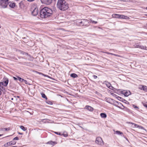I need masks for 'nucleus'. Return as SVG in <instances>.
<instances>
[{"instance_id":"nucleus-31","label":"nucleus","mask_w":147,"mask_h":147,"mask_svg":"<svg viewBox=\"0 0 147 147\" xmlns=\"http://www.w3.org/2000/svg\"><path fill=\"white\" fill-rule=\"evenodd\" d=\"M142 103L143 104V105L144 107H145L147 108V104H146V103H143L142 102Z\"/></svg>"},{"instance_id":"nucleus-2","label":"nucleus","mask_w":147,"mask_h":147,"mask_svg":"<svg viewBox=\"0 0 147 147\" xmlns=\"http://www.w3.org/2000/svg\"><path fill=\"white\" fill-rule=\"evenodd\" d=\"M57 8L61 11H65L69 7V4L64 0H58L57 4Z\"/></svg>"},{"instance_id":"nucleus-23","label":"nucleus","mask_w":147,"mask_h":147,"mask_svg":"<svg viewBox=\"0 0 147 147\" xmlns=\"http://www.w3.org/2000/svg\"><path fill=\"white\" fill-rule=\"evenodd\" d=\"M70 76L74 78H76L78 76L75 73L71 74Z\"/></svg>"},{"instance_id":"nucleus-42","label":"nucleus","mask_w":147,"mask_h":147,"mask_svg":"<svg viewBox=\"0 0 147 147\" xmlns=\"http://www.w3.org/2000/svg\"><path fill=\"white\" fill-rule=\"evenodd\" d=\"M23 2L22 1H21L20 2V3H19V4H23Z\"/></svg>"},{"instance_id":"nucleus-32","label":"nucleus","mask_w":147,"mask_h":147,"mask_svg":"<svg viewBox=\"0 0 147 147\" xmlns=\"http://www.w3.org/2000/svg\"><path fill=\"white\" fill-rule=\"evenodd\" d=\"M13 140H19V138L18 137H16L14 138L13 139Z\"/></svg>"},{"instance_id":"nucleus-15","label":"nucleus","mask_w":147,"mask_h":147,"mask_svg":"<svg viewBox=\"0 0 147 147\" xmlns=\"http://www.w3.org/2000/svg\"><path fill=\"white\" fill-rule=\"evenodd\" d=\"M10 129V127H8L7 128L3 127L1 128L0 129V131H7L9 130Z\"/></svg>"},{"instance_id":"nucleus-9","label":"nucleus","mask_w":147,"mask_h":147,"mask_svg":"<svg viewBox=\"0 0 147 147\" xmlns=\"http://www.w3.org/2000/svg\"><path fill=\"white\" fill-rule=\"evenodd\" d=\"M121 94H123L125 96H127L131 94V92L129 91L124 90L121 92Z\"/></svg>"},{"instance_id":"nucleus-46","label":"nucleus","mask_w":147,"mask_h":147,"mask_svg":"<svg viewBox=\"0 0 147 147\" xmlns=\"http://www.w3.org/2000/svg\"><path fill=\"white\" fill-rule=\"evenodd\" d=\"M24 64H25V65H27V63H26V62H25L24 63Z\"/></svg>"},{"instance_id":"nucleus-48","label":"nucleus","mask_w":147,"mask_h":147,"mask_svg":"<svg viewBox=\"0 0 147 147\" xmlns=\"http://www.w3.org/2000/svg\"><path fill=\"white\" fill-rule=\"evenodd\" d=\"M145 27L147 28V24L146 25Z\"/></svg>"},{"instance_id":"nucleus-3","label":"nucleus","mask_w":147,"mask_h":147,"mask_svg":"<svg viewBox=\"0 0 147 147\" xmlns=\"http://www.w3.org/2000/svg\"><path fill=\"white\" fill-rule=\"evenodd\" d=\"M89 23V21L86 19H78L76 20V24L77 26H88Z\"/></svg>"},{"instance_id":"nucleus-27","label":"nucleus","mask_w":147,"mask_h":147,"mask_svg":"<svg viewBox=\"0 0 147 147\" xmlns=\"http://www.w3.org/2000/svg\"><path fill=\"white\" fill-rule=\"evenodd\" d=\"M20 53L22 54L23 55H28V54L27 53H26L22 51H20Z\"/></svg>"},{"instance_id":"nucleus-8","label":"nucleus","mask_w":147,"mask_h":147,"mask_svg":"<svg viewBox=\"0 0 147 147\" xmlns=\"http://www.w3.org/2000/svg\"><path fill=\"white\" fill-rule=\"evenodd\" d=\"M8 83V80L7 78H6L4 82H0V86L1 85H3L5 86H6L7 85Z\"/></svg>"},{"instance_id":"nucleus-28","label":"nucleus","mask_w":147,"mask_h":147,"mask_svg":"<svg viewBox=\"0 0 147 147\" xmlns=\"http://www.w3.org/2000/svg\"><path fill=\"white\" fill-rule=\"evenodd\" d=\"M18 78L20 81L22 82H23V81H24V79L22 78H21L19 76L18 77Z\"/></svg>"},{"instance_id":"nucleus-36","label":"nucleus","mask_w":147,"mask_h":147,"mask_svg":"<svg viewBox=\"0 0 147 147\" xmlns=\"http://www.w3.org/2000/svg\"><path fill=\"white\" fill-rule=\"evenodd\" d=\"M93 77H94V79H96L97 78V76L96 75H93Z\"/></svg>"},{"instance_id":"nucleus-38","label":"nucleus","mask_w":147,"mask_h":147,"mask_svg":"<svg viewBox=\"0 0 147 147\" xmlns=\"http://www.w3.org/2000/svg\"><path fill=\"white\" fill-rule=\"evenodd\" d=\"M28 1V2H32V1H35V0H27Z\"/></svg>"},{"instance_id":"nucleus-50","label":"nucleus","mask_w":147,"mask_h":147,"mask_svg":"<svg viewBox=\"0 0 147 147\" xmlns=\"http://www.w3.org/2000/svg\"><path fill=\"white\" fill-rule=\"evenodd\" d=\"M11 100H13V98H12L11 99Z\"/></svg>"},{"instance_id":"nucleus-47","label":"nucleus","mask_w":147,"mask_h":147,"mask_svg":"<svg viewBox=\"0 0 147 147\" xmlns=\"http://www.w3.org/2000/svg\"><path fill=\"white\" fill-rule=\"evenodd\" d=\"M127 0H122L123 1H126Z\"/></svg>"},{"instance_id":"nucleus-45","label":"nucleus","mask_w":147,"mask_h":147,"mask_svg":"<svg viewBox=\"0 0 147 147\" xmlns=\"http://www.w3.org/2000/svg\"><path fill=\"white\" fill-rule=\"evenodd\" d=\"M48 103L49 104H52V102H49Z\"/></svg>"},{"instance_id":"nucleus-22","label":"nucleus","mask_w":147,"mask_h":147,"mask_svg":"<svg viewBox=\"0 0 147 147\" xmlns=\"http://www.w3.org/2000/svg\"><path fill=\"white\" fill-rule=\"evenodd\" d=\"M9 145H14L15 144H16V142L13 141H11V142H9Z\"/></svg>"},{"instance_id":"nucleus-5","label":"nucleus","mask_w":147,"mask_h":147,"mask_svg":"<svg viewBox=\"0 0 147 147\" xmlns=\"http://www.w3.org/2000/svg\"><path fill=\"white\" fill-rule=\"evenodd\" d=\"M9 0H1L0 1V5L2 8L6 7L8 5V2Z\"/></svg>"},{"instance_id":"nucleus-39","label":"nucleus","mask_w":147,"mask_h":147,"mask_svg":"<svg viewBox=\"0 0 147 147\" xmlns=\"http://www.w3.org/2000/svg\"><path fill=\"white\" fill-rule=\"evenodd\" d=\"M113 55H114V56H116L119 57V55H116V54H114L113 53Z\"/></svg>"},{"instance_id":"nucleus-25","label":"nucleus","mask_w":147,"mask_h":147,"mask_svg":"<svg viewBox=\"0 0 147 147\" xmlns=\"http://www.w3.org/2000/svg\"><path fill=\"white\" fill-rule=\"evenodd\" d=\"M29 57L28 58V59L30 60V61H32L33 60V58L31 55H27Z\"/></svg>"},{"instance_id":"nucleus-24","label":"nucleus","mask_w":147,"mask_h":147,"mask_svg":"<svg viewBox=\"0 0 147 147\" xmlns=\"http://www.w3.org/2000/svg\"><path fill=\"white\" fill-rule=\"evenodd\" d=\"M20 128L24 131H25L26 129V128H25L24 126L21 125L20 126Z\"/></svg>"},{"instance_id":"nucleus-1","label":"nucleus","mask_w":147,"mask_h":147,"mask_svg":"<svg viewBox=\"0 0 147 147\" xmlns=\"http://www.w3.org/2000/svg\"><path fill=\"white\" fill-rule=\"evenodd\" d=\"M52 10L47 7H45L40 11V17L42 18H44L50 16L52 15Z\"/></svg>"},{"instance_id":"nucleus-40","label":"nucleus","mask_w":147,"mask_h":147,"mask_svg":"<svg viewBox=\"0 0 147 147\" xmlns=\"http://www.w3.org/2000/svg\"><path fill=\"white\" fill-rule=\"evenodd\" d=\"M55 134H57V135H60V133L59 134L58 132H55Z\"/></svg>"},{"instance_id":"nucleus-55","label":"nucleus","mask_w":147,"mask_h":147,"mask_svg":"<svg viewBox=\"0 0 147 147\" xmlns=\"http://www.w3.org/2000/svg\"><path fill=\"white\" fill-rule=\"evenodd\" d=\"M24 38V39H25V38L24 37V38Z\"/></svg>"},{"instance_id":"nucleus-34","label":"nucleus","mask_w":147,"mask_h":147,"mask_svg":"<svg viewBox=\"0 0 147 147\" xmlns=\"http://www.w3.org/2000/svg\"><path fill=\"white\" fill-rule=\"evenodd\" d=\"M23 82H24L26 84H28V82L26 80H24V81H23Z\"/></svg>"},{"instance_id":"nucleus-20","label":"nucleus","mask_w":147,"mask_h":147,"mask_svg":"<svg viewBox=\"0 0 147 147\" xmlns=\"http://www.w3.org/2000/svg\"><path fill=\"white\" fill-rule=\"evenodd\" d=\"M106 85L108 87V88L109 89H113V87L111 86V84L110 83H107L106 84Z\"/></svg>"},{"instance_id":"nucleus-13","label":"nucleus","mask_w":147,"mask_h":147,"mask_svg":"<svg viewBox=\"0 0 147 147\" xmlns=\"http://www.w3.org/2000/svg\"><path fill=\"white\" fill-rule=\"evenodd\" d=\"M8 5L11 8H14L15 6V4L14 3H9L8 2Z\"/></svg>"},{"instance_id":"nucleus-14","label":"nucleus","mask_w":147,"mask_h":147,"mask_svg":"<svg viewBox=\"0 0 147 147\" xmlns=\"http://www.w3.org/2000/svg\"><path fill=\"white\" fill-rule=\"evenodd\" d=\"M47 143L48 144H51L52 146H54V145L57 144V142H55L51 141L48 142Z\"/></svg>"},{"instance_id":"nucleus-30","label":"nucleus","mask_w":147,"mask_h":147,"mask_svg":"<svg viewBox=\"0 0 147 147\" xmlns=\"http://www.w3.org/2000/svg\"><path fill=\"white\" fill-rule=\"evenodd\" d=\"M90 21L92 23H94V24H96L97 23V22L93 21V20H90Z\"/></svg>"},{"instance_id":"nucleus-53","label":"nucleus","mask_w":147,"mask_h":147,"mask_svg":"<svg viewBox=\"0 0 147 147\" xmlns=\"http://www.w3.org/2000/svg\"><path fill=\"white\" fill-rule=\"evenodd\" d=\"M146 9L147 10V7L146 8Z\"/></svg>"},{"instance_id":"nucleus-18","label":"nucleus","mask_w":147,"mask_h":147,"mask_svg":"<svg viewBox=\"0 0 147 147\" xmlns=\"http://www.w3.org/2000/svg\"><path fill=\"white\" fill-rule=\"evenodd\" d=\"M100 116L103 118H106L107 117V115L105 113H102L100 114Z\"/></svg>"},{"instance_id":"nucleus-10","label":"nucleus","mask_w":147,"mask_h":147,"mask_svg":"<svg viewBox=\"0 0 147 147\" xmlns=\"http://www.w3.org/2000/svg\"><path fill=\"white\" fill-rule=\"evenodd\" d=\"M41 1L42 3L49 5L52 2V0H41Z\"/></svg>"},{"instance_id":"nucleus-51","label":"nucleus","mask_w":147,"mask_h":147,"mask_svg":"<svg viewBox=\"0 0 147 147\" xmlns=\"http://www.w3.org/2000/svg\"><path fill=\"white\" fill-rule=\"evenodd\" d=\"M119 97V98H121L120 97Z\"/></svg>"},{"instance_id":"nucleus-6","label":"nucleus","mask_w":147,"mask_h":147,"mask_svg":"<svg viewBox=\"0 0 147 147\" xmlns=\"http://www.w3.org/2000/svg\"><path fill=\"white\" fill-rule=\"evenodd\" d=\"M95 142L97 144L102 145L103 144V142L102 138L100 137H97L95 140Z\"/></svg>"},{"instance_id":"nucleus-29","label":"nucleus","mask_w":147,"mask_h":147,"mask_svg":"<svg viewBox=\"0 0 147 147\" xmlns=\"http://www.w3.org/2000/svg\"><path fill=\"white\" fill-rule=\"evenodd\" d=\"M4 146L5 147H8V146H10V145H9V142H7V143L5 144L4 145Z\"/></svg>"},{"instance_id":"nucleus-33","label":"nucleus","mask_w":147,"mask_h":147,"mask_svg":"<svg viewBox=\"0 0 147 147\" xmlns=\"http://www.w3.org/2000/svg\"><path fill=\"white\" fill-rule=\"evenodd\" d=\"M129 123H130L131 124H132L133 125H134V126H135V127H138V126H137L138 125H137L135 124H134L133 123H132L131 122V123L130 122H129Z\"/></svg>"},{"instance_id":"nucleus-54","label":"nucleus","mask_w":147,"mask_h":147,"mask_svg":"<svg viewBox=\"0 0 147 147\" xmlns=\"http://www.w3.org/2000/svg\"><path fill=\"white\" fill-rule=\"evenodd\" d=\"M1 25H0V28H1Z\"/></svg>"},{"instance_id":"nucleus-52","label":"nucleus","mask_w":147,"mask_h":147,"mask_svg":"<svg viewBox=\"0 0 147 147\" xmlns=\"http://www.w3.org/2000/svg\"><path fill=\"white\" fill-rule=\"evenodd\" d=\"M145 16H147V14H145Z\"/></svg>"},{"instance_id":"nucleus-12","label":"nucleus","mask_w":147,"mask_h":147,"mask_svg":"<svg viewBox=\"0 0 147 147\" xmlns=\"http://www.w3.org/2000/svg\"><path fill=\"white\" fill-rule=\"evenodd\" d=\"M85 108L90 111H92L93 110V108L89 106H86Z\"/></svg>"},{"instance_id":"nucleus-19","label":"nucleus","mask_w":147,"mask_h":147,"mask_svg":"<svg viewBox=\"0 0 147 147\" xmlns=\"http://www.w3.org/2000/svg\"><path fill=\"white\" fill-rule=\"evenodd\" d=\"M129 18L127 16L123 15H120V18H122L123 19H128Z\"/></svg>"},{"instance_id":"nucleus-4","label":"nucleus","mask_w":147,"mask_h":147,"mask_svg":"<svg viewBox=\"0 0 147 147\" xmlns=\"http://www.w3.org/2000/svg\"><path fill=\"white\" fill-rule=\"evenodd\" d=\"M30 11L32 15L34 16H36L38 13V8L35 5L31 7Z\"/></svg>"},{"instance_id":"nucleus-7","label":"nucleus","mask_w":147,"mask_h":147,"mask_svg":"<svg viewBox=\"0 0 147 147\" xmlns=\"http://www.w3.org/2000/svg\"><path fill=\"white\" fill-rule=\"evenodd\" d=\"M146 129L143 127L138 125V133L143 132L145 133Z\"/></svg>"},{"instance_id":"nucleus-41","label":"nucleus","mask_w":147,"mask_h":147,"mask_svg":"<svg viewBox=\"0 0 147 147\" xmlns=\"http://www.w3.org/2000/svg\"><path fill=\"white\" fill-rule=\"evenodd\" d=\"M13 78L15 80H17V78H16L15 77H13Z\"/></svg>"},{"instance_id":"nucleus-44","label":"nucleus","mask_w":147,"mask_h":147,"mask_svg":"<svg viewBox=\"0 0 147 147\" xmlns=\"http://www.w3.org/2000/svg\"><path fill=\"white\" fill-rule=\"evenodd\" d=\"M1 94H2V92L1 91V89H0V96L1 95Z\"/></svg>"},{"instance_id":"nucleus-35","label":"nucleus","mask_w":147,"mask_h":147,"mask_svg":"<svg viewBox=\"0 0 147 147\" xmlns=\"http://www.w3.org/2000/svg\"><path fill=\"white\" fill-rule=\"evenodd\" d=\"M133 106L134 108H138V107L135 105H133Z\"/></svg>"},{"instance_id":"nucleus-16","label":"nucleus","mask_w":147,"mask_h":147,"mask_svg":"<svg viewBox=\"0 0 147 147\" xmlns=\"http://www.w3.org/2000/svg\"><path fill=\"white\" fill-rule=\"evenodd\" d=\"M112 16L113 17L117 18H120V15L117 14H114L112 15Z\"/></svg>"},{"instance_id":"nucleus-21","label":"nucleus","mask_w":147,"mask_h":147,"mask_svg":"<svg viewBox=\"0 0 147 147\" xmlns=\"http://www.w3.org/2000/svg\"><path fill=\"white\" fill-rule=\"evenodd\" d=\"M115 134L121 136H122V135L123 134V133L122 132L119 131H115Z\"/></svg>"},{"instance_id":"nucleus-37","label":"nucleus","mask_w":147,"mask_h":147,"mask_svg":"<svg viewBox=\"0 0 147 147\" xmlns=\"http://www.w3.org/2000/svg\"><path fill=\"white\" fill-rule=\"evenodd\" d=\"M106 53L107 54H110V55H113V53H109V52H106L105 53Z\"/></svg>"},{"instance_id":"nucleus-43","label":"nucleus","mask_w":147,"mask_h":147,"mask_svg":"<svg viewBox=\"0 0 147 147\" xmlns=\"http://www.w3.org/2000/svg\"><path fill=\"white\" fill-rule=\"evenodd\" d=\"M18 134H21V135H22L23 134V133H20L19 132H18Z\"/></svg>"},{"instance_id":"nucleus-11","label":"nucleus","mask_w":147,"mask_h":147,"mask_svg":"<svg viewBox=\"0 0 147 147\" xmlns=\"http://www.w3.org/2000/svg\"><path fill=\"white\" fill-rule=\"evenodd\" d=\"M139 88L141 90H143L145 92H147V86L142 85H139Z\"/></svg>"},{"instance_id":"nucleus-26","label":"nucleus","mask_w":147,"mask_h":147,"mask_svg":"<svg viewBox=\"0 0 147 147\" xmlns=\"http://www.w3.org/2000/svg\"><path fill=\"white\" fill-rule=\"evenodd\" d=\"M41 94L42 95V98H45L46 100H47V97L46 96L45 94L42 93Z\"/></svg>"},{"instance_id":"nucleus-17","label":"nucleus","mask_w":147,"mask_h":147,"mask_svg":"<svg viewBox=\"0 0 147 147\" xmlns=\"http://www.w3.org/2000/svg\"><path fill=\"white\" fill-rule=\"evenodd\" d=\"M138 48H141L142 49H145L147 50V47L146 46H144L142 45H138Z\"/></svg>"},{"instance_id":"nucleus-49","label":"nucleus","mask_w":147,"mask_h":147,"mask_svg":"<svg viewBox=\"0 0 147 147\" xmlns=\"http://www.w3.org/2000/svg\"><path fill=\"white\" fill-rule=\"evenodd\" d=\"M3 134H0V137Z\"/></svg>"}]
</instances>
